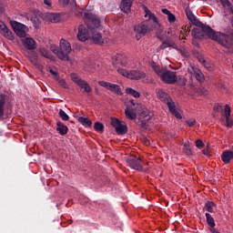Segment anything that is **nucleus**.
<instances>
[{
    "instance_id": "6ab92c4d",
    "label": "nucleus",
    "mask_w": 233,
    "mask_h": 233,
    "mask_svg": "<svg viewBox=\"0 0 233 233\" xmlns=\"http://www.w3.org/2000/svg\"><path fill=\"white\" fill-rule=\"evenodd\" d=\"M132 7V0H122L120 8L122 12L125 14H128L130 12V8Z\"/></svg>"
},
{
    "instance_id": "dca6fc26",
    "label": "nucleus",
    "mask_w": 233,
    "mask_h": 233,
    "mask_svg": "<svg viewBox=\"0 0 233 233\" xmlns=\"http://www.w3.org/2000/svg\"><path fill=\"white\" fill-rule=\"evenodd\" d=\"M0 34H2L4 37H6V39H9V41H14V33L8 29L3 21H0Z\"/></svg>"
},
{
    "instance_id": "2eb2a0df",
    "label": "nucleus",
    "mask_w": 233,
    "mask_h": 233,
    "mask_svg": "<svg viewBox=\"0 0 233 233\" xmlns=\"http://www.w3.org/2000/svg\"><path fill=\"white\" fill-rule=\"evenodd\" d=\"M145 77H147L145 72L141 70H131L129 71L127 79H131V81H139V79H145Z\"/></svg>"
},
{
    "instance_id": "0eeeda50",
    "label": "nucleus",
    "mask_w": 233,
    "mask_h": 233,
    "mask_svg": "<svg viewBox=\"0 0 233 233\" xmlns=\"http://www.w3.org/2000/svg\"><path fill=\"white\" fill-rule=\"evenodd\" d=\"M10 25L18 37H26V32L28 31L26 25L16 21H11Z\"/></svg>"
},
{
    "instance_id": "f257e3e1",
    "label": "nucleus",
    "mask_w": 233,
    "mask_h": 233,
    "mask_svg": "<svg viewBox=\"0 0 233 233\" xmlns=\"http://www.w3.org/2000/svg\"><path fill=\"white\" fill-rule=\"evenodd\" d=\"M84 17L86 19V25L89 30H91V39L95 43V45H103L105 40L99 32H97V28L101 26V22L99 18L96 16L92 13H85Z\"/></svg>"
},
{
    "instance_id": "423d86ee",
    "label": "nucleus",
    "mask_w": 233,
    "mask_h": 233,
    "mask_svg": "<svg viewBox=\"0 0 233 233\" xmlns=\"http://www.w3.org/2000/svg\"><path fill=\"white\" fill-rule=\"evenodd\" d=\"M111 126L115 128L118 136H125L128 132V127L123 125L121 120L116 117L111 118Z\"/></svg>"
},
{
    "instance_id": "9b49d317",
    "label": "nucleus",
    "mask_w": 233,
    "mask_h": 233,
    "mask_svg": "<svg viewBox=\"0 0 233 233\" xmlns=\"http://www.w3.org/2000/svg\"><path fill=\"white\" fill-rule=\"evenodd\" d=\"M98 85L100 86H103L106 90L113 92V94H117V96H121V86H119V85L112 84L106 81H98Z\"/></svg>"
},
{
    "instance_id": "412c9836",
    "label": "nucleus",
    "mask_w": 233,
    "mask_h": 233,
    "mask_svg": "<svg viewBox=\"0 0 233 233\" xmlns=\"http://www.w3.org/2000/svg\"><path fill=\"white\" fill-rule=\"evenodd\" d=\"M56 131L60 134V136H66V134H68V127L65 126L62 122H57Z\"/></svg>"
},
{
    "instance_id": "c756f323",
    "label": "nucleus",
    "mask_w": 233,
    "mask_h": 233,
    "mask_svg": "<svg viewBox=\"0 0 233 233\" xmlns=\"http://www.w3.org/2000/svg\"><path fill=\"white\" fill-rule=\"evenodd\" d=\"M170 46H172V43L168 40H165L157 50H165V48H170Z\"/></svg>"
},
{
    "instance_id": "de8ad7c7",
    "label": "nucleus",
    "mask_w": 233,
    "mask_h": 233,
    "mask_svg": "<svg viewBox=\"0 0 233 233\" xmlns=\"http://www.w3.org/2000/svg\"><path fill=\"white\" fill-rule=\"evenodd\" d=\"M162 14H165L166 15H168L171 13H170V11L168 9L164 8V9H162Z\"/></svg>"
},
{
    "instance_id": "5701e85b",
    "label": "nucleus",
    "mask_w": 233,
    "mask_h": 233,
    "mask_svg": "<svg viewBox=\"0 0 233 233\" xmlns=\"http://www.w3.org/2000/svg\"><path fill=\"white\" fill-rule=\"evenodd\" d=\"M6 103V96L0 95V117L5 116V104Z\"/></svg>"
},
{
    "instance_id": "58836bf2",
    "label": "nucleus",
    "mask_w": 233,
    "mask_h": 233,
    "mask_svg": "<svg viewBox=\"0 0 233 233\" xmlns=\"http://www.w3.org/2000/svg\"><path fill=\"white\" fill-rule=\"evenodd\" d=\"M213 110L215 112H220L221 110H223V106H221V105H219V104H215Z\"/></svg>"
},
{
    "instance_id": "8fccbe9b",
    "label": "nucleus",
    "mask_w": 233,
    "mask_h": 233,
    "mask_svg": "<svg viewBox=\"0 0 233 233\" xmlns=\"http://www.w3.org/2000/svg\"><path fill=\"white\" fill-rule=\"evenodd\" d=\"M44 4H46L47 6H52V2L50 0H43Z\"/></svg>"
},
{
    "instance_id": "603ef678",
    "label": "nucleus",
    "mask_w": 233,
    "mask_h": 233,
    "mask_svg": "<svg viewBox=\"0 0 233 233\" xmlns=\"http://www.w3.org/2000/svg\"><path fill=\"white\" fill-rule=\"evenodd\" d=\"M198 61H199V63H205V58L200 56V57H198Z\"/></svg>"
},
{
    "instance_id": "a18cd8bd",
    "label": "nucleus",
    "mask_w": 233,
    "mask_h": 233,
    "mask_svg": "<svg viewBox=\"0 0 233 233\" xmlns=\"http://www.w3.org/2000/svg\"><path fill=\"white\" fill-rule=\"evenodd\" d=\"M58 3L62 5L63 6H66L68 3H70V0H58Z\"/></svg>"
},
{
    "instance_id": "bb28decb",
    "label": "nucleus",
    "mask_w": 233,
    "mask_h": 233,
    "mask_svg": "<svg viewBox=\"0 0 233 233\" xmlns=\"http://www.w3.org/2000/svg\"><path fill=\"white\" fill-rule=\"evenodd\" d=\"M186 15L187 19L192 23L193 25H196L195 21H198L196 19V16L194 15V13L190 9H186Z\"/></svg>"
},
{
    "instance_id": "c03bdc74",
    "label": "nucleus",
    "mask_w": 233,
    "mask_h": 233,
    "mask_svg": "<svg viewBox=\"0 0 233 233\" xmlns=\"http://www.w3.org/2000/svg\"><path fill=\"white\" fill-rule=\"evenodd\" d=\"M188 127H194V125H196V119L191 118L189 120L187 121Z\"/></svg>"
},
{
    "instance_id": "cd10ccee",
    "label": "nucleus",
    "mask_w": 233,
    "mask_h": 233,
    "mask_svg": "<svg viewBox=\"0 0 233 233\" xmlns=\"http://www.w3.org/2000/svg\"><path fill=\"white\" fill-rule=\"evenodd\" d=\"M144 8H145L146 15H148L149 19L151 21H153L154 23H157V17H156V15L154 14H151L150 10H148V8L147 6H145Z\"/></svg>"
},
{
    "instance_id": "ea45409f",
    "label": "nucleus",
    "mask_w": 233,
    "mask_h": 233,
    "mask_svg": "<svg viewBox=\"0 0 233 233\" xmlns=\"http://www.w3.org/2000/svg\"><path fill=\"white\" fill-rule=\"evenodd\" d=\"M196 147H197V148H201V147H205V144L203 143V140L198 139L196 141Z\"/></svg>"
},
{
    "instance_id": "4468645a",
    "label": "nucleus",
    "mask_w": 233,
    "mask_h": 233,
    "mask_svg": "<svg viewBox=\"0 0 233 233\" xmlns=\"http://www.w3.org/2000/svg\"><path fill=\"white\" fill-rule=\"evenodd\" d=\"M88 38L92 39V34L90 35L88 33V29H86V27H85V25H79L78 26V34H77L78 41L85 43V41H87Z\"/></svg>"
},
{
    "instance_id": "6e6552de",
    "label": "nucleus",
    "mask_w": 233,
    "mask_h": 233,
    "mask_svg": "<svg viewBox=\"0 0 233 233\" xmlns=\"http://www.w3.org/2000/svg\"><path fill=\"white\" fill-rule=\"evenodd\" d=\"M137 112L139 115L141 121V127H147V121H150V113L148 109L143 106L141 104H137Z\"/></svg>"
},
{
    "instance_id": "09e8293b",
    "label": "nucleus",
    "mask_w": 233,
    "mask_h": 233,
    "mask_svg": "<svg viewBox=\"0 0 233 233\" xmlns=\"http://www.w3.org/2000/svg\"><path fill=\"white\" fill-rule=\"evenodd\" d=\"M202 154H204V156H210V151L208 149H204Z\"/></svg>"
},
{
    "instance_id": "393cba45",
    "label": "nucleus",
    "mask_w": 233,
    "mask_h": 233,
    "mask_svg": "<svg viewBox=\"0 0 233 233\" xmlns=\"http://www.w3.org/2000/svg\"><path fill=\"white\" fill-rule=\"evenodd\" d=\"M205 216H206V219L208 227H210L211 228H214V227H216V220H214V217H212L210 213H206Z\"/></svg>"
},
{
    "instance_id": "f03ea898",
    "label": "nucleus",
    "mask_w": 233,
    "mask_h": 233,
    "mask_svg": "<svg viewBox=\"0 0 233 233\" xmlns=\"http://www.w3.org/2000/svg\"><path fill=\"white\" fill-rule=\"evenodd\" d=\"M150 66L154 70L155 74H157V76H158L161 81L166 83V85H174V83H177V76H176L175 72L159 66L156 62H151Z\"/></svg>"
},
{
    "instance_id": "79ce46f5",
    "label": "nucleus",
    "mask_w": 233,
    "mask_h": 233,
    "mask_svg": "<svg viewBox=\"0 0 233 233\" xmlns=\"http://www.w3.org/2000/svg\"><path fill=\"white\" fill-rule=\"evenodd\" d=\"M182 30H185L186 34H190V31L192 30V25L182 26Z\"/></svg>"
},
{
    "instance_id": "c9c22d12",
    "label": "nucleus",
    "mask_w": 233,
    "mask_h": 233,
    "mask_svg": "<svg viewBox=\"0 0 233 233\" xmlns=\"http://www.w3.org/2000/svg\"><path fill=\"white\" fill-rule=\"evenodd\" d=\"M226 123H227V127L228 128H232V127H233V120H232V118H230V116H226Z\"/></svg>"
},
{
    "instance_id": "7c9ffc66",
    "label": "nucleus",
    "mask_w": 233,
    "mask_h": 233,
    "mask_svg": "<svg viewBox=\"0 0 233 233\" xmlns=\"http://www.w3.org/2000/svg\"><path fill=\"white\" fill-rule=\"evenodd\" d=\"M58 116H59V117L62 118V121H68V119H70V116H68L66 112H65V110H63V109H59Z\"/></svg>"
},
{
    "instance_id": "3c124183",
    "label": "nucleus",
    "mask_w": 233,
    "mask_h": 233,
    "mask_svg": "<svg viewBox=\"0 0 233 233\" xmlns=\"http://www.w3.org/2000/svg\"><path fill=\"white\" fill-rule=\"evenodd\" d=\"M210 232L212 233H220L219 230H218L217 228H211Z\"/></svg>"
},
{
    "instance_id": "1a4fd4ad",
    "label": "nucleus",
    "mask_w": 233,
    "mask_h": 233,
    "mask_svg": "<svg viewBox=\"0 0 233 233\" xmlns=\"http://www.w3.org/2000/svg\"><path fill=\"white\" fill-rule=\"evenodd\" d=\"M129 103L130 104H128L125 109V115L127 119L134 121V119L137 117V114H136V112H137V106L134 103V99H131Z\"/></svg>"
},
{
    "instance_id": "473e14b6",
    "label": "nucleus",
    "mask_w": 233,
    "mask_h": 233,
    "mask_svg": "<svg viewBox=\"0 0 233 233\" xmlns=\"http://www.w3.org/2000/svg\"><path fill=\"white\" fill-rule=\"evenodd\" d=\"M220 3L224 8H232V4L228 0H220Z\"/></svg>"
},
{
    "instance_id": "c85d7f7f",
    "label": "nucleus",
    "mask_w": 233,
    "mask_h": 233,
    "mask_svg": "<svg viewBox=\"0 0 233 233\" xmlns=\"http://www.w3.org/2000/svg\"><path fill=\"white\" fill-rule=\"evenodd\" d=\"M94 128L96 132H105V126H103V123L101 122H96Z\"/></svg>"
},
{
    "instance_id": "4be33fe9",
    "label": "nucleus",
    "mask_w": 233,
    "mask_h": 233,
    "mask_svg": "<svg viewBox=\"0 0 233 233\" xmlns=\"http://www.w3.org/2000/svg\"><path fill=\"white\" fill-rule=\"evenodd\" d=\"M216 207L217 205L214 203V201L208 200L204 205V209L210 214H214V208H216Z\"/></svg>"
},
{
    "instance_id": "7ed1b4c3",
    "label": "nucleus",
    "mask_w": 233,
    "mask_h": 233,
    "mask_svg": "<svg viewBox=\"0 0 233 233\" xmlns=\"http://www.w3.org/2000/svg\"><path fill=\"white\" fill-rule=\"evenodd\" d=\"M157 96L162 103H165L167 105V107L169 109V112L177 117V119H181L183 116H181V113L176 109V104L173 102L172 97L168 93L165 92L163 89H159L157 92Z\"/></svg>"
},
{
    "instance_id": "a211bd4d",
    "label": "nucleus",
    "mask_w": 233,
    "mask_h": 233,
    "mask_svg": "<svg viewBox=\"0 0 233 233\" xmlns=\"http://www.w3.org/2000/svg\"><path fill=\"white\" fill-rule=\"evenodd\" d=\"M113 65H121V66H127V56L117 54L114 56Z\"/></svg>"
},
{
    "instance_id": "39448f33",
    "label": "nucleus",
    "mask_w": 233,
    "mask_h": 233,
    "mask_svg": "<svg viewBox=\"0 0 233 233\" xmlns=\"http://www.w3.org/2000/svg\"><path fill=\"white\" fill-rule=\"evenodd\" d=\"M127 163L133 170H137V172L143 170V160L139 157L132 155L127 159Z\"/></svg>"
},
{
    "instance_id": "5fc2aeb1",
    "label": "nucleus",
    "mask_w": 233,
    "mask_h": 233,
    "mask_svg": "<svg viewBox=\"0 0 233 233\" xmlns=\"http://www.w3.org/2000/svg\"><path fill=\"white\" fill-rule=\"evenodd\" d=\"M73 5H74L75 8H77V3H76V1H73Z\"/></svg>"
},
{
    "instance_id": "ddd939ff",
    "label": "nucleus",
    "mask_w": 233,
    "mask_h": 233,
    "mask_svg": "<svg viewBox=\"0 0 233 233\" xmlns=\"http://www.w3.org/2000/svg\"><path fill=\"white\" fill-rule=\"evenodd\" d=\"M188 74H191V76H194V77L198 81V83H203L205 81V75H203V72H201V69L190 66V67L187 69Z\"/></svg>"
},
{
    "instance_id": "a19ab883",
    "label": "nucleus",
    "mask_w": 233,
    "mask_h": 233,
    "mask_svg": "<svg viewBox=\"0 0 233 233\" xmlns=\"http://www.w3.org/2000/svg\"><path fill=\"white\" fill-rule=\"evenodd\" d=\"M183 150H184L185 154H187V156L190 155L191 151H190V147L188 145L185 144L183 146Z\"/></svg>"
},
{
    "instance_id": "9d476101",
    "label": "nucleus",
    "mask_w": 233,
    "mask_h": 233,
    "mask_svg": "<svg viewBox=\"0 0 233 233\" xmlns=\"http://www.w3.org/2000/svg\"><path fill=\"white\" fill-rule=\"evenodd\" d=\"M152 31V27L148 25V23L145 22L138 25L135 26V32H136V39L139 41L141 37H144V35H147V32Z\"/></svg>"
},
{
    "instance_id": "2f4dec72",
    "label": "nucleus",
    "mask_w": 233,
    "mask_h": 233,
    "mask_svg": "<svg viewBox=\"0 0 233 233\" xmlns=\"http://www.w3.org/2000/svg\"><path fill=\"white\" fill-rule=\"evenodd\" d=\"M118 74L123 76L124 77H127L128 79L129 72L127 69L118 68L117 69Z\"/></svg>"
},
{
    "instance_id": "b1692460",
    "label": "nucleus",
    "mask_w": 233,
    "mask_h": 233,
    "mask_svg": "<svg viewBox=\"0 0 233 233\" xmlns=\"http://www.w3.org/2000/svg\"><path fill=\"white\" fill-rule=\"evenodd\" d=\"M78 123H81L83 127H86V128L92 127V120H90L88 117H78Z\"/></svg>"
},
{
    "instance_id": "e433bc0d",
    "label": "nucleus",
    "mask_w": 233,
    "mask_h": 233,
    "mask_svg": "<svg viewBox=\"0 0 233 233\" xmlns=\"http://www.w3.org/2000/svg\"><path fill=\"white\" fill-rule=\"evenodd\" d=\"M167 19L169 21V23H176V15H174V14L169 13L167 15Z\"/></svg>"
},
{
    "instance_id": "20e7f679",
    "label": "nucleus",
    "mask_w": 233,
    "mask_h": 233,
    "mask_svg": "<svg viewBox=\"0 0 233 233\" xmlns=\"http://www.w3.org/2000/svg\"><path fill=\"white\" fill-rule=\"evenodd\" d=\"M53 52L57 55L58 59H61V61H70L68 55L72 52V46L68 41L62 38L60 40V47L54 48Z\"/></svg>"
},
{
    "instance_id": "4c0bfd02",
    "label": "nucleus",
    "mask_w": 233,
    "mask_h": 233,
    "mask_svg": "<svg viewBox=\"0 0 233 233\" xmlns=\"http://www.w3.org/2000/svg\"><path fill=\"white\" fill-rule=\"evenodd\" d=\"M225 117H230V112H231V109H230V106L228 105H226L225 106Z\"/></svg>"
},
{
    "instance_id": "72a5a7b5",
    "label": "nucleus",
    "mask_w": 233,
    "mask_h": 233,
    "mask_svg": "<svg viewBox=\"0 0 233 233\" xmlns=\"http://www.w3.org/2000/svg\"><path fill=\"white\" fill-rule=\"evenodd\" d=\"M47 16L49 17V19H51V21H53L54 23H57L59 21V15H56V14H49L47 15Z\"/></svg>"
},
{
    "instance_id": "49530a36",
    "label": "nucleus",
    "mask_w": 233,
    "mask_h": 233,
    "mask_svg": "<svg viewBox=\"0 0 233 233\" xmlns=\"http://www.w3.org/2000/svg\"><path fill=\"white\" fill-rule=\"evenodd\" d=\"M49 72L52 76H55V77H57V76H59V74L57 72L54 71V69H50Z\"/></svg>"
},
{
    "instance_id": "a878e982",
    "label": "nucleus",
    "mask_w": 233,
    "mask_h": 233,
    "mask_svg": "<svg viewBox=\"0 0 233 233\" xmlns=\"http://www.w3.org/2000/svg\"><path fill=\"white\" fill-rule=\"evenodd\" d=\"M126 94H128V96H132L133 97H140L141 94H139V92H137L136 89L132 88V87H127L126 89Z\"/></svg>"
},
{
    "instance_id": "37998d69",
    "label": "nucleus",
    "mask_w": 233,
    "mask_h": 233,
    "mask_svg": "<svg viewBox=\"0 0 233 233\" xmlns=\"http://www.w3.org/2000/svg\"><path fill=\"white\" fill-rule=\"evenodd\" d=\"M58 83L60 86H63V88H68V85H66V82L65 81V79H60Z\"/></svg>"
},
{
    "instance_id": "aec40b11",
    "label": "nucleus",
    "mask_w": 233,
    "mask_h": 233,
    "mask_svg": "<svg viewBox=\"0 0 233 233\" xmlns=\"http://www.w3.org/2000/svg\"><path fill=\"white\" fill-rule=\"evenodd\" d=\"M233 159V151H224L221 155V160L226 163V165H228L230 161Z\"/></svg>"
},
{
    "instance_id": "f8f14e48",
    "label": "nucleus",
    "mask_w": 233,
    "mask_h": 233,
    "mask_svg": "<svg viewBox=\"0 0 233 233\" xmlns=\"http://www.w3.org/2000/svg\"><path fill=\"white\" fill-rule=\"evenodd\" d=\"M72 81L80 86L86 94H90V92H92V86H90L86 81L79 78L76 75H72Z\"/></svg>"
},
{
    "instance_id": "f704fd0d",
    "label": "nucleus",
    "mask_w": 233,
    "mask_h": 233,
    "mask_svg": "<svg viewBox=\"0 0 233 233\" xmlns=\"http://www.w3.org/2000/svg\"><path fill=\"white\" fill-rule=\"evenodd\" d=\"M30 61H31L32 65H34L37 68H39V66H41V65H39V62H37V56L31 57Z\"/></svg>"
},
{
    "instance_id": "f3484780",
    "label": "nucleus",
    "mask_w": 233,
    "mask_h": 233,
    "mask_svg": "<svg viewBox=\"0 0 233 233\" xmlns=\"http://www.w3.org/2000/svg\"><path fill=\"white\" fill-rule=\"evenodd\" d=\"M23 45L27 50H35V40L32 37H26L24 39Z\"/></svg>"
},
{
    "instance_id": "864d4df0",
    "label": "nucleus",
    "mask_w": 233,
    "mask_h": 233,
    "mask_svg": "<svg viewBox=\"0 0 233 233\" xmlns=\"http://www.w3.org/2000/svg\"><path fill=\"white\" fill-rule=\"evenodd\" d=\"M145 145H147V146L150 145V140H146Z\"/></svg>"
}]
</instances>
